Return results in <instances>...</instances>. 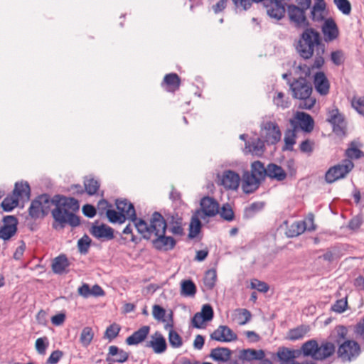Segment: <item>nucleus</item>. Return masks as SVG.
Segmentation results:
<instances>
[{"instance_id":"f257e3e1","label":"nucleus","mask_w":364,"mask_h":364,"mask_svg":"<svg viewBox=\"0 0 364 364\" xmlns=\"http://www.w3.org/2000/svg\"><path fill=\"white\" fill-rule=\"evenodd\" d=\"M38 198L41 202L43 215H47L50 211L51 207L55 206L51 211L52 216L55 222L60 225V228H64L66 224L73 228L80 225V218L75 214L80 208L77 200L60 195H55L50 198L46 193L38 196Z\"/></svg>"},{"instance_id":"f03ea898","label":"nucleus","mask_w":364,"mask_h":364,"mask_svg":"<svg viewBox=\"0 0 364 364\" xmlns=\"http://www.w3.org/2000/svg\"><path fill=\"white\" fill-rule=\"evenodd\" d=\"M295 49L304 60H309L315 55L313 68L320 69L324 65L326 46L319 32L315 28L309 26L303 29L295 42Z\"/></svg>"},{"instance_id":"7ed1b4c3","label":"nucleus","mask_w":364,"mask_h":364,"mask_svg":"<svg viewBox=\"0 0 364 364\" xmlns=\"http://www.w3.org/2000/svg\"><path fill=\"white\" fill-rule=\"evenodd\" d=\"M348 329L344 326H337L331 331L328 341H323L320 345L314 339H311L302 345L303 355L314 360H323L332 356L336 351V345L344 342Z\"/></svg>"},{"instance_id":"20e7f679","label":"nucleus","mask_w":364,"mask_h":364,"mask_svg":"<svg viewBox=\"0 0 364 364\" xmlns=\"http://www.w3.org/2000/svg\"><path fill=\"white\" fill-rule=\"evenodd\" d=\"M317 2L311 10V18L314 21L318 20L321 12L324 9L323 0H316ZM299 6L289 4L287 6V15L290 21L296 28H305L309 26V22L305 15V12L311 4V0H296Z\"/></svg>"},{"instance_id":"39448f33","label":"nucleus","mask_w":364,"mask_h":364,"mask_svg":"<svg viewBox=\"0 0 364 364\" xmlns=\"http://www.w3.org/2000/svg\"><path fill=\"white\" fill-rule=\"evenodd\" d=\"M152 228L155 230L153 238L151 239L153 247L157 250L169 251L176 244V240L171 236H166V224L164 221L163 215L155 214Z\"/></svg>"},{"instance_id":"423d86ee","label":"nucleus","mask_w":364,"mask_h":364,"mask_svg":"<svg viewBox=\"0 0 364 364\" xmlns=\"http://www.w3.org/2000/svg\"><path fill=\"white\" fill-rule=\"evenodd\" d=\"M292 96L295 99L301 100L299 107L305 109H311L316 103V99L311 97V83L306 78L299 77L294 79L291 82H288Z\"/></svg>"},{"instance_id":"0eeeda50","label":"nucleus","mask_w":364,"mask_h":364,"mask_svg":"<svg viewBox=\"0 0 364 364\" xmlns=\"http://www.w3.org/2000/svg\"><path fill=\"white\" fill-rule=\"evenodd\" d=\"M14 196H6L1 202V206L4 211H11L18 204V198L29 199L31 188L28 182H16L13 191Z\"/></svg>"},{"instance_id":"6e6552de","label":"nucleus","mask_w":364,"mask_h":364,"mask_svg":"<svg viewBox=\"0 0 364 364\" xmlns=\"http://www.w3.org/2000/svg\"><path fill=\"white\" fill-rule=\"evenodd\" d=\"M354 167L350 160H344L339 164L331 167L325 174V181L328 183H332L339 179L343 178Z\"/></svg>"},{"instance_id":"1a4fd4ad","label":"nucleus","mask_w":364,"mask_h":364,"mask_svg":"<svg viewBox=\"0 0 364 364\" xmlns=\"http://www.w3.org/2000/svg\"><path fill=\"white\" fill-rule=\"evenodd\" d=\"M261 136L267 144H275L281 139L282 133L275 122H263L261 125Z\"/></svg>"},{"instance_id":"9d476101","label":"nucleus","mask_w":364,"mask_h":364,"mask_svg":"<svg viewBox=\"0 0 364 364\" xmlns=\"http://www.w3.org/2000/svg\"><path fill=\"white\" fill-rule=\"evenodd\" d=\"M289 122L294 129L298 131L301 129L306 133H310L314 127V120L308 113L304 112H296L294 117L289 120Z\"/></svg>"},{"instance_id":"9b49d317","label":"nucleus","mask_w":364,"mask_h":364,"mask_svg":"<svg viewBox=\"0 0 364 364\" xmlns=\"http://www.w3.org/2000/svg\"><path fill=\"white\" fill-rule=\"evenodd\" d=\"M360 353V346L356 341L346 340L338 348V356L343 361H350L358 356Z\"/></svg>"},{"instance_id":"f8f14e48","label":"nucleus","mask_w":364,"mask_h":364,"mask_svg":"<svg viewBox=\"0 0 364 364\" xmlns=\"http://www.w3.org/2000/svg\"><path fill=\"white\" fill-rule=\"evenodd\" d=\"M327 115L326 120L332 125L333 132L337 136H344L346 134V124L344 117L339 112L338 109L334 107L328 109Z\"/></svg>"},{"instance_id":"ddd939ff","label":"nucleus","mask_w":364,"mask_h":364,"mask_svg":"<svg viewBox=\"0 0 364 364\" xmlns=\"http://www.w3.org/2000/svg\"><path fill=\"white\" fill-rule=\"evenodd\" d=\"M164 221L166 224V230L175 235L181 236L183 235V218L176 212H164Z\"/></svg>"},{"instance_id":"4468645a","label":"nucleus","mask_w":364,"mask_h":364,"mask_svg":"<svg viewBox=\"0 0 364 364\" xmlns=\"http://www.w3.org/2000/svg\"><path fill=\"white\" fill-rule=\"evenodd\" d=\"M239 358L242 361L250 362L252 363L257 362V364H272V362L269 359L265 358L264 351L261 349H244L240 352Z\"/></svg>"},{"instance_id":"2eb2a0df","label":"nucleus","mask_w":364,"mask_h":364,"mask_svg":"<svg viewBox=\"0 0 364 364\" xmlns=\"http://www.w3.org/2000/svg\"><path fill=\"white\" fill-rule=\"evenodd\" d=\"M200 218L213 217L219 213V203L210 196H205L200 200Z\"/></svg>"},{"instance_id":"dca6fc26","label":"nucleus","mask_w":364,"mask_h":364,"mask_svg":"<svg viewBox=\"0 0 364 364\" xmlns=\"http://www.w3.org/2000/svg\"><path fill=\"white\" fill-rule=\"evenodd\" d=\"M155 214L162 215L159 212H154L150 218L149 224H148L144 220L141 218L139 219L137 218L136 220L132 221L138 232L141 234L142 237L145 240H151L155 232V230L152 228Z\"/></svg>"},{"instance_id":"f3484780","label":"nucleus","mask_w":364,"mask_h":364,"mask_svg":"<svg viewBox=\"0 0 364 364\" xmlns=\"http://www.w3.org/2000/svg\"><path fill=\"white\" fill-rule=\"evenodd\" d=\"M90 232L94 237L101 240L108 241L114 237L113 228L105 224L99 225L97 220L92 223Z\"/></svg>"},{"instance_id":"a211bd4d","label":"nucleus","mask_w":364,"mask_h":364,"mask_svg":"<svg viewBox=\"0 0 364 364\" xmlns=\"http://www.w3.org/2000/svg\"><path fill=\"white\" fill-rule=\"evenodd\" d=\"M3 223L0 228V238L7 240L16 232L18 220L14 215H6L4 217Z\"/></svg>"},{"instance_id":"6ab92c4d","label":"nucleus","mask_w":364,"mask_h":364,"mask_svg":"<svg viewBox=\"0 0 364 364\" xmlns=\"http://www.w3.org/2000/svg\"><path fill=\"white\" fill-rule=\"evenodd\" d=\"M321 31L323 36V41L326 43L332 42L339 36L338 27L335 21L331 18L324 21L321 26Z\"/></svg>"},{"instance_id":"aec40b11","label":"nucleus","mask_w":364,"mask_h":364,"mask_svg":"<svg viewBox=\"0 0 364 364\" xmlns=\"http://www.w3.org/2000/svg\"><path fill=\"white\" fill-rule=\"evenodd\" d=\"M210 338L220 342H231L237 339V336L228 326L220 325L211 334Z\"/></svg>"},{"instance_id":"412c9836","label":"nucleus","mask_w":364,"mask_h":364,"mask_svg":"<svg viewBox=\"0 0 364 364\" xmlns=\"http://www.w3.org/2000/svg\"><path fill=\"white\" fill-rule=\"evenodd\" d=\"M264 4L267 15L272 18L278 21L284 16L286 10L282 2L276 0H267Z\"/></svg>"},{"instance_id":"4be33fe9","label":"nucleus","mask_w":364,"mask_h":364,"mask_svg":"<svg viewBox=\"0 0 364 364\" xmlns=\"http://www.w3.org/2000/svg\"><path fill=\"white\" fill-rule=\"evenodd\" d=\"M261 180L257 178L250 171H246L243 173L242 179V188L244 193L247 194L252 193L259 186Z\"/></svg>"},{"instance_id":"5701e85b","label":"nucleus","mask_w":364,"mask_h":364,"mask_svg":"<svg viewBox=\"0 0 364 364\" xmlns=\"http://www.w3.org/2000/svg\"><path fill=\"white\" fill-rule=\"evenodd\" d=\"M240 181L239 174L232 170L224 171L221 176V184L227 189H237Z\"/></svg>"},{"instance_id":"b1692460","label":"nucleus","mask_w":364,"mask_h":364,"mask_svg":"<svg viewBox=\"0 0 364 364\" xmlns=\"http://www.w3.org/2000/svg\"><path fill=\"white\" fill-rule=\"evenodd\" d=\"M314 85L318 93L322 96L329 92L330 84L323 72H317L314 75Z\"/></svg>"},{"instance_id":"393cba45","label":"nucleus","mask_w":364,"mask_h":364,"mask_svg":"<svg viewBox=\"0 0 364 364\" xmlns=\"http://www.w3.org/2000/svg\"><path fill=\"white\" fill-rule=\"evenodd\" d=\"M117 209L123 214L126 215L127 219L131 221L136 220V214L134 205L129 202L127 199L116 200L115 202Z\"/></svg>"},{"instance_id":"a878e982","label":"nucleus","mask_w":364,"mask_h":364,"mask_svg":"<svg viewBox=\"0 0 364 364\" xmlns=\"http://www.w3.org/2000/svg\"><path fill=\"white\" fill-rule=\"evenodd\" d=\"M70 263L65 255L61 254L55 257L52 262V270L55 274H63L69 272Z\"/></svg>"},{"instance_id":"bb28decb","label":"nucleus","mask_w":364,"mask_h":364,"mask_svg":"<svg viewBox=\"0 0 364 364\" xmlns=\"http://www.w3.org/2000/svg\"><path fill=\"white\" fill-rule=\"evenodd\" d=\"M149 331L150 327L149 326H143L129 336L126 339V343L129 346L137 345L145 340Z\"/></svg>"},{"instance_id":"cd10ccee","label":"nucleus","mask_w":364,"mask_h":364,"mask_svg":"<svg viewBox=\"0 0 364 364\" xmlns=\"http://www.w3.org/2000/svg\"><path fill=\"white\" fill-rule=\"evenodd\" d=\"M232 350L225 347H218L211 350L210 358L218 363H225L231 358Z\"/></svg>"},{"instance_id":"c85d7f7f","label":"nucleus","mask_w":364,"mask_h":364,"mask_svg":"<svg viewBox=\"0 0 364 364\" xmlns=\"http://www.w3.org/2000/svg\"><path fill=\"white\" fill-rule=\"evenodd\" d=\"M245 149L252 155L261 156L264 151V141L259 138L254 139L245 143Z\"/></svg>"},{"instance_id":"c756f323","label":"nucleus","mask_w":364,"mask_h":364,"mask_svg":"<svg viewBox=\"0 0 364 364\" xmlns=\"http://www.w3.org/2000/svg\"><path fill=\"white\" fill-rule=\"evenodd\" d=\"M155 336L156 338L153 337V340L150 341L146 346L152 348L156 353H162L167 348L166 340L161 333H156Z\"/></svg>"},{"instance_id":"7c9ffc66","label":"nucleus","mask_w":364,"mask_h":364,"mask_svg":"<svg viewBox=\"0 0 364 364\" xmlns=\"http://www.w3.org/2000/svg\"><path fill=\"white\" fill-rule=\"evenodd\" d=\"M199 217H200V210H197L192 215L189 225L188 237L191 239L196 237L200 232L202 224Z\"/></svg>"},{"instance_id":"2f4dec72","label":"nucleus","mask_w":364,"mask_h":364,"mask_svg":"<svg viewBox=\"0 0 364 364\" xmlns=\"http://www.w3.org/2000/svg\"><path fill=\"white\" fill-rule=\"evenodd\" d=\"M267 176L272 179L282 181L286 178L287 173L280 166L272 163L267 166Z\"/></svg>"},{"instance_id":"473e14b6","label":"nucleus","mask_w":364,"mask_h":364,"mask_svg":"<svg viewBox=\"0 0 364 364\" xmlns=\"http://www.w3.org/2000/svg\"><path fill=\"white\" fill-rule=\"evenodd\" d=\"M163 83L166 85V91L175 92L179 89L181 79L176 73H172L165 75Z\"/></svg>"},{"instance_id":"72a5a7b5","label":"nucleus","mask_w":364,"mask_h":364,"mask_svg":"<svg viewBox=\"0 0 364 364\" xmlns=\"http://www.w3.org/2000/svg\"><path fill=\"white\" fill-rule=\"evenodd\" d=\"M108 355L116 356L112 360L114 363H123L129 358V353L116 346H111L109 348Z\"/></svg>"},{"instance_id":"f704fd0d","label":"nucleus","mask_w":364,"mask_h":364,"mask_svg":"<svg viewBox=\"0 0 364 364\" xmlns=\"http://www.w3.org/2000/svg\"><path fill=\"white\" fill-rule=\"evenodd\" d=\"M197 289L194 282L191 279L183 280L181 283V295L183 296H194Z\"/></svg>"},{"instance_id":"c9c22d12","label":"nucleus","mask_w":364,"mask_h":364,"mask_svg":"<svg viewBox=\"0 0 364 364\" xmlns=\"http://www.w3.org/2000/svg\"><path fill=\"white\" fill-rule=\"evenodd\" d=\"M41 202L37 196L34 200H32L30 207L28 208V214L33 219L39 218L43 215V210L41 205Z\"/></svg>"},{"instance_id":"e433bc0d","label":"nucleus","mask_w":364,"mask_h":364,"mask_svg":"<svg viewBox=\"0 0 364 364\" xmlns=\"http://www.w3.org/2000/svg\"><path fill=\"white\" fill-rule=\"evenodd\" d=\"M309 331L307 326L301 325L296 328L290 329L287 334V338L290 341H296L301 339Z\"/></svg>"},{"instance_id":"4c0bfd02","label":"nucleus","mask_w":364,"mask_h":364,"mask_svg":"<svg viewBox=\"0 0 364 364\" xmlns=\"http://www.w3.org/2000/svg\"><path fill=\"white\" fill-rule=\"evenodd\" d=\"M306 229V227L305 222L297 221L291 225L286 234L288 237H294L302 234Z\"/></svg>"},{"instance_id":"58836bf2","label":"nucleus","mask_w":364,"mask_h":364,"mask_svg":"<svg viewBox=\"0 0 364 364\" xmlns=\"http://www.w3.org/2000/svg\"><path fill=\"white\" fill-rule=\"evenodd\" d=\"M273 103L278 108L285 109L291 106V101L288 97H286L282 92H276L273 97Z\"/></svg>"},{"instance_id":"ea45409f","label":"nucleus","mask_w":364,"mask_h":364,"mask_svg":"<svg viewBox=\"0 0 364 364\" xmlns=\"http://www.w3.org/2000/svg\"><path fill=\"white\" fill-rule=\"evenodd\" d=\"M267 167L265 168L264 164L259 161L253 162L251 165V174H254L259 180L262 181L267 176Z\"/></svg>"},{"instance_id":"a19ab883","label":"nucleus","mask_w":364,"mask_h":364,"mask_svg":"<svg viewBox=\"0 0 364 364\" xmlns=\"http://www.w3.org/2000/svg\"><path fill=\"white\" fill-rule=\"evenodd\" d=\"M168 328H170L169 333H168V341H169L170 345L173 348L181 347L183 344L182 338L176 331H174L172 328H173L172 324H166L165 326L166 329H168Z\"/></svg>"},{"instance_id":"79ce46f5","label":"nucleus","mask_w":364,"mask_h":364,"mask_svg":"<svg viewBox=\"0 0 364 364\" xmlns=\"http://www.w3.org/2000/svg\"><path fill=\"white\" fill-rule=\"evenodd\" d=\"M217 281V272L214 269H208L205 272L204 278H203V284L204 286L208 290H211L215 286V283Z\"/></svg>"},{"instance_id":"37998d69","label":"nucleus","mask_w":364,"mask_h":364,"mask_svg":"<svg viewBox=\"0 0 364 364\" xmlns=\"http://www.w3.org/2000/svg\"><path fill=\"white\" fill-rule=\"evenodd\" d=\"M106 215L108 218L109 221L112 223H119L122 224L124 223L126 220L127 217L125 214H123L122 213L117 212L114 210L107 209L106 210Z\"/></svg>"},{"instance_id":"c03bdc74","label":"nucleus","mask_w":364,"mask_h":364,"mask_svg":"<svg viewBox=\"0 0 364 364\" xmlns=\"http://www.w3.org/2000/svg\"><path fill=\"white\" fill-rule=\"evenodd\" d=\"M94 338V332L91 327L86 326L82 330L80 341L83 346H88Z\"/></svg>"},{"instance_id":"a18cd8bd","label":"nucleus","mask_w":364,"mask_h":364,"mask_svg":"<svg viewBox=\"0 0 364 364\" xmlns=\"http://www.w3.org/2000/svg\"><path fill=\"white\" fill-rule=\"evenodd\" d=\"M85 191L90 196L95 195L100 188V183L93 178L85 179L84 181Z\"/></svg>"},{"instance_id":"49530a36","label":"nucleus","mask_w":364,"mask_h":364,"mask_svg":"<svg viewBox=\"0 0 364 364\" xmlns=\"http://www.w3.org/2000/svg\"><path fill=\"white\" fill-rule=\"evenodd\" d=\"M296 131H294V129L287 130L284 136L285 147L283 149L284 150L293 151V146L296 143Z\"/></svg>"},{"instance_id":"de8ad7c7","label":"nucleus","mask_w":364,"mask_h":364,"mask_svg":"<svg viewBox=\"0 0 364 364\" xmlns=\"http://www.w3.org/2000/svg\"><path fill=\"white\" fill-rule=\"evenodd\" d=\"M120 330V326L116 323H114L107 328L104 334V338H107L111 341L119 335Z\"/></svg>"},{"instance_id":"09e8293b","label":"nucleus","mask_w":364,"mask_h":364,"mask_svg":"<svg viewBox=\"0 0 364 364\" xmlns=\"http://www.w3.org/2000/svg\"><path fill=\"white\" fill-rule=\"evenodd\" d=\"M49 346V340L46 336L41 337L36 339L35 347L36 351L40 355H45L46 349Z\"/></svg>"},{"instance_id":"8fccbe9b","label":"nucleus","mask_w":364,"mask_h":364,"mask_svg":"<svg viewBox=\"0 0 364 364\" xmlns=\"http://www.w3.org/2000/svg\"><path fill=\"white\" fill-rule=\"evenodd\" d=\"M346 156L352 159H358L364 156L363 152L359 149L355 147V144L352 141L346 151Z\"/></svg>"},{"instance_id":"3c124183","label":"nucleus","mask_w":364,"mask_h":364,"mask_svg":"<svg viewBox=\"0 0 364 364\" xmlns=\"http://www.w3.org/2000/svg\"><path fill=\"white\" fill-rule=\"evenodd\" d=\"M338 9L344 15H349L351 11V4L348 0H333Z\"/></svg>"},{"instance_id":"603ef678","label":"nucleus","mask_w":364,"mask_h":364,"mask_svg":"<svg viewBox=\"0 0 364 364\" xmlns=\"http://www.w3.org/2000/svg\"><path fill=\"white\" fill-rule=\"evenodd\" d=\"M348 307L347 297L337 300L331 308V310L341 314L344 312Z\"/></svg>"},{"instance_id":"864d4df0","label":"nucleus","mask_w":364,"mask_h":364,"mask_svg":"<svg viewBox=\"0 0 364 364\" xmlns=\"http://www.w3.org/2000/svg\"><path fill=\"white\" fill-rule=\"evenodd\" d=\"M264 202H254L245 208V214L252 217L255 213L262 210L264 207Z\"/></svg>"},{"instance_id":"5fc2aeb1","label":"nucleus","mask_w":364,"mask_h":364,"mask_svg":"<svg viewBox=\"0 0 364 364\" xmlns=\"http://www.w3.org/2000/svg\"><path fill=\"white\" fill-rule=\"evenodd\" d=\"M221 218L227 221H232L234 219V213L228 203L224 204L219 213Z\"/></svg>"},{"instance_id":"6e6d98bb","label":"nucleus","mask_w":364,"mask_h":364,"mask_svg":"<svg viewBox=\"0 0 364 364\" xmlns=\"http://www.w3.org/2000/svg\"><path fill=\"white\" fill-rule=\"evenodd\" d=\"M237 319L240 325H245L248 323L252 317L251 313L246 309H237Z\"/></svg>"},{"instance_id":"4d7b16f0","label":"nucleus","mask_w":364,"mask_h":364,"mask_svg":"<svg viewBox=\"0 0 364 364\" xmlns=\"http://www.w3.org/2000/svg\"><path fill=\"white\" fill-rule=\"evenodd\" d=\"M198 313L203 318V320L207 322L211 321L214 316L213 309L210 304H204L202 306L201 311Z\"/></svg>"},{"instance_id":"13d9d810","label":"nucleus","mask_w":364,"mask_h":364,"mask_svg":"<svg viewBox=\"0 0 364 364\" xmlns=\"http://www.w3.org/2000/svg\"><path fill=\"white\" fill-rule=\"evenodd\" d=\"M91 243V239L87 235H85L77 242L78 250L80 252L85 254Z\"/></svg>"},{"instance_id":"bf43d9fd","label":"nucleus","mask_w":364,"mask_h":364,"mask_svg":"<svg viewBox=\"0 0 364 364\" xmlns=\"http://www.w3.org/2000/svg\"><path fill=\"white\" fill-rule=\"evenodd\" d=\"M331 60L334 65L337 66L341 65L345 60L343 52L341 50L332 51L331 53Z\"/></svg>"},{"instance_id":"052dcab7","label":"nucleus","mask_w":364,"mask_h":364,"mask_svg":"<svg viewBox=\"0 0 364 364\" xmlns=\"http://www.w3.org/2000/svg\"><path fill=\"white\" fill-rule=\"evenodd\" d=\"M314 142L310 139L303 141L299 145V149L302 153L311 155L314 151Z\"/></svg>"},{"instance_id":"680f3d73","label":"nucleus","mask_w":364,"mask_h":364,"mask_svg":"<svg viewBox=\"0 0 364 364\" xmlns=\"http://www.w3.org/2000/svg\"><path fill=\"white\" fill-rule=\"evenodd\" d=\"M152 314L154 318L158 321H164V317L166 316V310L158 304H155L153 306Z\"/></svg>"},{"instance_id":"e2e57ef3","label":"nucleus","mask_w":364,"mask_h":364,"mask_svg":"<svg viewBox=\"0 0 364 364\" xmlns=\"http://www.w3.org/2000/svg\"><path fill=\"white\" fill-rule=\"evenodd\" d=\"M251 287L262 293L267 292L269 289V287L267 283L261 282L257 279H255L251 282Z\"/></svg>"},{"instance_id":"0e129e2a","label":"nucleus","mask_w":364,"mask_h":364,"mask_svg":"<svg viewBox=\"0 0 364 364\" xmlns=\"http://www.w3.org/2000/svg\"><path fill=\"white\" fill-rule=\"evenodd\" d=\"M63 356V352L60 350H56L51 353L46 363L48 364H57Z\"/></svg>"},{"instance_id":"69168bd1","label":"nucleus","mask_w":364,"mask_h":364,"mask_svg":"<svg viewBox=\"0 0 364 364\" xmlns=\"http://www.w3.org/2000/svg\"><path fill=\"white\" fill-rule=\"evenodd\" d=\"M354 332L358 338L364 341V319L363 318L355 326Z\"/></svg>"},{"instance_id":"338daca9","label":"nucleus","mask_w":364,"mask_h":364,"mask_svg":"<svg viewBox=\"0 0 364 364\" xmlns=\"http://www.w3.org/2000/svg\"><path fill=\"white\" fill-rule=\"evenodd\" d=\"M237 9L241 8L243 10H247L255 0H232Z\"/></svg>"},{"instance_id":"774afa93","label":"nucleus","mask_w":364,"mask_h":364,"mask_svg":"<svg viewBox=\"0 0 364 364\" xmlns=\"http://www.w3.org/2000/svg\"><path fill=\"white\" fill-rule=\"evenodd\" d=\"M82 213L86 217L92 218L96 215V209L92 205L86 204L82 207Z\"/></svg>"}]
</instances>
